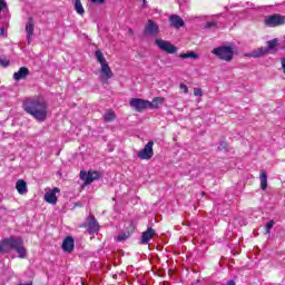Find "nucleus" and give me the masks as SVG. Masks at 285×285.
<instances>
[{
    "instance_id": "1",
    "label": "nucleus",
    "mask_w": 285,
    "mask_h": 285,
    "mask_svg": "<svg viewBox=\"0 0 285 285\" xmlns=\"http://www.w3.org/2000/svg\"><path fill=\"white\" fill-rule=\"evenodd\" d=\"M23 109L37 121H46L48 117V102L43 98H28L23 101Z\"/></svg>"
},
{
    "instance_id": "2",
    "label": "nucleus",
    "mask_w": 285,
    "mask_h": 285,
    "mask_svg": "<svg viewBox=\"0 0 285 285\" xmlns=\"http://www.w3.org/2000/svg\"><path fill=\"white\" fill-rule=\"evenodd\" d=\"M11 250H16L20 259H26L28 250H26V247L23 246V238L19 236H10L9 238L0 240V255H6V253Z\"/></svg>"
},
{
    "instance_id": "3",
    "label": "nucleus",
    "mask_w": 285,
    "mask_h": 285,
    "mask_svg": "<svg viewBox=\"0 0 285 285\" xmlns=\"http://www.w3.org/2000/svg\"><path fill=\"white\" fill-rule=\"evenodd\" d=\"M277 39H273L267 41V47H261L258 49H255L250 52L249 57H253L254 59H258L259 57H264V55H274V52H277Z\"/></svg>"
},
{
    "instance_id": "4",
    "label": "nucleus",
    "mask_w": 285,
    "mask_h": 285,
    "mask_svg": "<svg viewBox=\"0 0 285 285\" xmlns=\"http://www.w3.org/2000/svg\"><path fill=\"white\" fill-rule=\"evenodd\" d=\"M213 55L218 57V59H222L223 61H233V49L230 47H217L213 49Z\"/></svg>"
},
{
    "instance_id": "5",
    "label": "nucleus",
    "mask_w": 285,
    "mask_h": 285,
    "mask_svg": "<svg viewBox=\"0 0 285 285\" xmlns=\"http://www.w3.org/2000/svg\"><path fill=\"white\" fill-rule=\"evenodd\" d=\"M155 45L157 48H159V50H163V52H167V55H175V52H177V47L171 45L168 40L156 39Z\"/></svg>"
},
{
    "instance_id": "6",
    "label": "nucleus",
    "mask_w": 285,
    "mask_h": 285,
    "mask_svg": "<svg viewBox=\"0 0 285 285\" xmlns=\"http://www.w3.org/2000/svg\"><path fill=\"white\" fill-rule=\"evenodd\" d=\"M153 146H155V141L149 140L147 145L137 153L138 159H153V155H155Z\"/></svg>"
},
{
    "instance_id": "7",
    "label": "nucleus",
    "mask_w": 285,
    "mask_h": 285,
    "mask_svg": "<svg viewBox=\"0 0 285 285\" xmlns=\"http://www.w3.org/2000/svg\"><path fill=\"white\" fill-rule=\"evenodd\" d=\"M129 106L134 108L136 112H144V110L148 109V100H144L141 98H131Z\"/></svg>"
},
{
    "instance_id": "8",
    "label": "nucleus",
    "mask_w": 285,
    "mask_h": 285,
    "mask_svg": "<svg viewBox=\"0 0 285 285\" xmlns=\"http://www.w3.org/2000/svg\"><path fill=\"white\" fill-rule=\"evenodd\" d=\"M101 175L99 171H80V179L85 181L86 186L92 184V181H97Z\"/></svg>"
},
{
    "instance_id": "9",
    "label": "nucleus",
    "mask_w": 285,
    "mask_h": 285,
    "mask_svg": "<svg viewBox=\"0 0 285 285\" xmlns=\"http://www.w3.org/2000/svg\"><path fill=\"white\" fill-rule=\"evenodd\" d=\"M265 23L271 28H275L276 26H284L285 17L279 14H273L265 20Z\"/></svg>"
},
{
    "instance_id": "10",
    "label": "nucleus",
    "mask_w": 285,
    "mask_h": 285,
    "mask_svg": "<svg viewBox=\"0 0 285 285\" xmlns=\"http://www.w3.org/2000/svg\"><path fill=\"white\" fill-rule=\"evenodd\" d=\"M100 80L102 81V83H108L109 79H112L114 73H112V69H110V66H108V62H106L105 65H100Z\"/></svg>"
},
{
    "instance_id": "11",
    "label": "nucleus",
    "mask_w": 285,
    "mask_h": 285,
    "mask_svg": "<svg viewBox=\"0 0 285 285\" xmlns=\"http://www.w3.org/2000/svg\"><path fill=\"white\" fill-rule=\"evenodd\" d=\"M87 230L88 233H90V235L99 233V223L97 222V219H95V216L88 217Z\"/></svg>"
},
{
    "instance_id": "12",
    "label": "nucleus",
    "mask_w": 285,
    "mask_h": 285,
    "mask_svg": "<svg viewBox=\"0 0 285 285\" xmlns=\"http://www.w3.org/2000/svg\"><path fill=\"white\" fill-rule=\"evenodd\" d=\"M26 32H27V42L28 46L32 43V37H35V22H32V18H29V21L26 24Z\"/></svg>"
},
{
    "instance_id": "13",
    "label": "nucleus",
    "mask_w": 285,
    "mask_h": 285,
    "mask_svg": "<svg viewBox=\"0 0 285 285\" xmlns=\"http://www.w3.org/2000/svg\"><path fill=\"white\" fill-rule=\"evenodd\" d=\"M169 23L171 28H176V30H179V28H184L185 26L184 19H181V17L178 14H171L169 17Z\"/></svg>"
},
{
    "instance_id": "14",
    "label": "nucleus",
    "mask_w": 285,
    "mask_h": 285,
    "mask_svg": "<svg viewBox=\"0 0 285 285\" xmlns=\"http://www.w3.org/2000/svg\"><path fill=\"white\" fill-rule=\"evenodd\" d=\"M62 250L65 253H72L75 250V238L68 236L62 242Z\"/></svg>"
},
{
    "instance_id": "15",
    "label": "nucleus",
    "mask_w": 285,
    "mask_h": 285,
    "mask_svg": "<svg viewBox=\"0 0 285 285\" xmlns=\"http://www.w3.org/2000/svg\"><path fill=\"white\" fill-rule=\"evenodd\" d=\"M145 35H157L159 32V26L153 20H148L144 30Z\"/></svg>"
},
{
    "instance_id": "16",
    "label": "nucleus",
    "mask_w": 285,
    "mask_h": 285,
    "mask_svg": "<svg viewBox=\"0 0 285 285\" xmlns=\"http://www.w3.org/2000/svg\"><path fill=\"white\" fill-rule=\"evenodd\" d=\"M57 193H59V188H53L45 194V200L47 204H57Z\"/></svg>"
},
{
    "instance_id": "17",
    "label": "nucleus",
    "mask_w": 285,
    "mask_h": 285,
    "mask_svg": "<svg viewBox=\"0 0 285 285\" xmlns=\"http://www.w3.org/2000/svg\"><path fill=\"white\" fill-rule=\"evenodd\" d=\"M30 75V70L26 67H21L17 72L13 73L14 81H21V79H26Z\"/></svg>"
},
{
    "instance_id": "18",
    "label": "nucleus",
    "mask_w": 285,
    "mask_h": 285,
    "mask_svg": "<svg viewBox=\"0 0 285 285\" xmlns=\"http://www.w3.org/2000/svg\"><path fill=\"white\" fill-rule=\"evenodd\" d=\"M153 237H155V229L149 227L147 228L146 232L142 233L140 244H144V245L148 244V242H150Z\"/></svg>"
},
{
    "instance_id": "19",
    "label": "nucleus",
    "mask_w": 285,
    "mask_h": 285,
    "mask_svg": "<svg viewBox=\"0 0 285 285\" xmlns=\"http://www.w3.org/2000/svg\"><path fill=\"white\" fill-rule=\"evenodd\" d=\"M16 188H17L19 195H26V193H28V184L24 183L23 179L17 180Z\"/></svg>"
},
{
    "instance_id": "20",
    "label": "nucleus",
    "mask_w": 285,
    "mask_h": 285,
    "mask_svg": "<svg viewBox=\"0 0 285 285\" xmlns=\"http://www.w3.org/2000/svg\"><path fill=\"white\" fill-rule=\"evenodd\" d=\"M159 104H164V98L156 97L151 102L150 100H147V108H149L150 110H155L159 108Z\"/></svg>"
},
{
    "instance_id": "21",
    "label": "nucleus",
    "mask_w": 285,
    "mask_h": 285,
    "mask_svg": "<svg viewBox=\"0 0 285 285\" xmlns=\"http://www.w3.org/2000/svg\"><path fill=\"white\" fill-rule=\"evenodd\" d=\"M261 188L262 190H266L268 188V175H266V171H261Z\"/></svg>"
},
{
    "instance_id": "22",
    "label": "nucleus",
    "mask_w": 285,
    "mask_h": 285,
    "mask_svg": "<svg viewBox=\"0 0 285 285\" xmlns=\"http://www.w3.org/2000/svg\"><path fill=\"white\" fill-rule=\"evenodd\" d=\"M73 8L77 14H85L86 10L83 9V4H81V0H73Z\"/></svg>"
},
{
    "instance_id": "23",
    "label": "nucleus",
    "mask_w": 285,
    "mask_h": 285,
    "mask_svg": "<svg viewBox=\"0 0 285 285\" xmlns=\"http://www.w3.org/2000/svg\"><path fill=\"white\" fill-rule=\"evenodd\" d=\"M95 57L98 61V63H100V66H104L105 63H108V61H106V57H104V53L101 52V50H96L95 51Z\"/></svg>"
},
{
    "instance_id": "24",
    "label": "nucleus",
    "mask_w": 285,
    "mask_h": 285,
    "mask_svg": "<svg viewBox=\"0 0 285 285\" xmlns=\"http://www.w3.org/2000/svg\"><path fill=\"white\" fill-rule=\"evenodd\" d=\"M180 59H199V55H197L195 51H189L187 53H180Z\"/></svg>"
},
{
    "instance_id": "25",
    "label": "nucleus",
    "mask_w": 285,
    "mask_h": 285,
    "mask_svg": "<svg viewBox=\"0 0 285 285\" xmlns=\"http://www.w3.org/2000/svg\"><path fill=\"white\" fill-rule=\"evenodd\" d=\"M115 111L112 109H108L105 114H104V119L107 122L110 121H115Z\"/></svg>"
},
{
    "instance_id": "26",
    "label": "nucleus",
    "mask_w": 285,
    "mask_h": 285,
    "mask_svg": "<svg viewBox=\"0 0 285 285\" xmlns=\"http://www.w3.org/2000/svg\"><path fill=\"white\" fill-rule=\"evenodd\" d=\"M128 237H130V233H122V234L118 235L117 240L118 242H126V239H128Z\"/></svg>"
},
{
    "instance_id": "27",
    "label": "nucleus",
    "mask_w": 285,
    "mask_h": 285,
    "mask_svg": "<svg viewBox=\"0 0 285 285\" xmlns=\"http://www.w3.org/2000/svg\"><path fill=\"white\" fill-rule=\"evenodd\" d=\"M0 66H2L3 68H8V66H10V61L0 56Z\"/></svg>"
},
{
    "instance_id": "28",
    "label": "nucleus",
    "mask_w": 285,
    "mask_h": 285,
    "mask_svg": "<svg viewBox=\"0 0 285 285\" xmlns=\"http://www.w3.org/2000/svg\"><path fill=\"white\" fill-rule=\"evenodd\" d=\"M273 226H275V220H269L265 228H266V233H271V230L273 229Z\"/></svg>"
},
{
    "instance_id": "29",
    "label": "nucleus",
    "mask_w": 285,
    "mask_h": 285,
    "mask_svg": "<svg viewBox=\"0 0 285 285\" xmlns=\"http://www.w3.org/2000/svg\"><path fill=\"white\" fill-rule=\"evenodd\" d=\"M195 97H204V91L200 88H194Z\"/></svg>"
},
{
    "instance_id": "30",
    "label": "nucleus",
    "mask_w": 285,
    "mask_h": 285,
    "mask_svg": "<svg viewBox=\"0 0 285 285\" xmlns=\"http://www.w3.org/2000/svg\"><path fill=\"white\" fill-rule=\"evenodd\" d=\"M215 26H217V21H209V22H206L205 28L210 29V28H215Z\"/></svg>"
},
{
    "instance_id": "31",
    "label": "nucleus",
    "mask_w": 285,
    "mask_h": 285,
    "mask_svg": "<svg viewBox=\"0 0 285 285\" xmlns=\"http://www.w3.org/2000/svg\"><path fill=\"white\" fill-rule=\"evenodd\" d=\"M228 144L226 141H222L220 145L218 146V150H226Z\"/></svg>"
},
{
    "instance_id": "32",
    "label": "nucleus",
    "mask_w": 285,
    "mask_h": 285,
    "mask_svg": "<svg viewBox=\"0 0 285 285\" xmlns=\"http://www.w3.org/2000/svg\"><path fill=\"white\" fill-rule=\"evenodd\" d=\"M179 88L185 92V95H188V86L180 83Z\"/></svg>"
},
{
    "instance_id": "33",
    "label": "nucleus",
    "mask_w": 285,
    "mask_h": 285,
    "mask_svg": "<svg viewBox=\"0 0 285 285\" xmlns=\"http://www.w3.org/2000/svg\"><path fill=\"white\" fill-rule=\"evenodd\" d=\"M281 66L283 68V72L285 75V58H281Z\"/></svg>"
},
{
    "instance_id": "34",
    "label": "nucleus",
    "mask_w": 285,
    "mask_h": 285,
    "mask_svg": "<svg viewBox=\"0 0 285 285\" xmlns=\"http://www.w3.org/2000/svg\"><path fill=\"white\" fill-rule=\"evenodd\" d=\"M91 3H98V4H101V3H106V0H90Z\"/></svg>"
},
{
    "instance_id": "35",
    "label": "nucleus",
    "mask_w": 285,
    "mask_h": 285,
    "mask_svg": "<svg viewBox=\"0 0 285 285\" xmlns=\"http://www.w3.org/2000/svg\"><path fill=\"white\" fill-rule=\"evenodd\" d=\"M6 6H7L6 1L0 0V12L1 10H3V8H6Z\"/></svg>"
},
{
    "instance_id": "36",
    "label": "nucleus",
    "mask_w": 285,
    "mask_h": 285,
    "mask_svg": "<svg viewBox=\"0 0 285 285\" xmlns=\"http://www.w3.org/2000/svg\"><path fill=\"white\" fill-rule=\"evenodd\" d=\"M0 35H1L2 37H4V36H6V29L0 28Z\"/></svg>"
},
{
    "instance_id": "37",
    "label": "nucleus",
    "mask_w": 285,
    "mask_h": 285,
    "mask_svg": "<svg viewBox=\"0 0 285 285\" xmlns=\"http://www.w3.org/2000/svg\"><path fill=\"white\" fill-rule=\"evenodd\" d=\"M227 285H235V281H229Z\"/></svg>"
},
{
    "instance_id": "38",
    "label": "nucleus",
    "mask_w": 285,
    "mask_h": 285,
    "mask_svg": "<svg viewBox=\"0 0 285 285\" xmlns=\"http://www.w3.org/2000/svg\"><path fill=\"white\" fill-rule=\"evenodd\" d=\"M142 6L144 8H146V0H142Z\"/></svg>"
}]
</instances>
